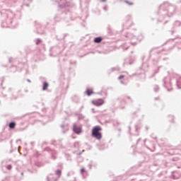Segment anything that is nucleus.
Instances as JSON below:
<instances>
[{
  "label": "nucleus",
  "instance_id": "f257e3e1",
  "mask_svg": "<svg viewBox=\"0 0 181 181\" xmlns=\"http://www.w3.org/2000/svg\"><path fill=\"white\" fill-rule=\"evenodd\" d=\"M101 127L95 126L92 129V136L95 138L96 139H101L103 138V134H101L100 131H102Z\"/></svg>",
  "mask_w": 181,
  "mask_h": 181
},
{
  "label": "nucleus",
  "instance_id": "f03ea898",
  "mask_svg": "<svg viewBox=\"0 0 181 181\" xmlns=\"http://www.w3.org/2000/svg\"><path fill=\"white\" fill-rule=\"evenodd\" d=\"M92 104L95 105L96 107H100L104 104V100L103 99H97L92 100Z\"/></svg>",
  "mask_w": 181,
  "mask_h": 181
},
{
  "label": "nucleus",
  "instance_id": "7ed1b4c3",
  "mask_svg": "<svg viewBox=\"0 0 181 181\" xmlns=\"http://www.w3.org/2000/svg\"><path fill=\"white\" fill-rule=\"evenodd\" d=\"M73 131L74 132H75V134H81V132H83L81 129V127L77 124H74Z\"/></svg>",
  "mask_w": 181,
  "mask_h": 181
},
{
  "label": "nucleus",
  "instance_id": "20e7f679",
  "mask_svg": "<svg viewBox=\"0 0 181 181\" xmlns=\"http://www.w3.org/2000/svg\"><path fill=\"white\" fill-rule=\"evenodd\" d=\"M94 42H95V43H101V42H103V38L100 37H95L94 39Z\"/></svg>",
  "mask_w": 181,
  "mask_h": 181
},
{
  "label": "nucleus",
  "instance_id": "39448f33",
  "mask_svg": "<svg viewBox=\"0 0 181 181\" xmlns=\"http://www.w3.org/2000/svg\"><path fill=\"white\" fill-rule=\"evenodd\" d=\"M8 127H9V128H11V129H15V127H16V123H15L13 122H10Z\"/></svg>",
  "mask_w": 181,
  "mask_h": 181
},
{
  "label": "nucleus",
  "instance_id": "423d86ee",
  "mask_svg": "<svg viewBox=\"0 0 181 181\" xmlns=\"http://www.w3.org/2000/svg\"><path fill=\"white\" fill-rule=\"evenodd\" d=\"M86 94H87V95H91V94H93V90L92 89H88L86 90Z\"/></svg>",
  "mask_w": 181,
  "mask_h": 181
},
{
  "label": "nucleus",
  "instance_id": "0eeeda50",
  "mask_svg": "<svg viewBox=\"0 0 181 181\" xmlns=\"http://www.w3.org/2000/svg\"><path fill=\"white\" fill-rule=\"evenodd\" d=\"M49 87V84L47 83H44L42 90H47V88Z\"/></svg>",
  "mask_w": 181,
  "mask_h": 181
},
{
  "label": "nucleus",
  "instance_id": "6e6552de",
  "mask_svg": "<svg viewBox=\"0 0 181 181\" xmlns=\"http://www.w3.org/2000/svg\"><path fill=\"white\" fill-rule=\"evenodd\" d=\"M56 175L59 177L62 176V171L60 170H57L56 171Z\"/></svg>",
  "mask_w": 181,
  "mask_h": 181
},
{
  "label": "nucleus",
  "instance_id": "1a4fd4ad",
  "mask_svg": "<svg viewBox=\"0 0 181 181\" xmlns=\"http://www.w3.org/2000/svg\"><path fill=\"white\" fill-rule=\"evenodd\" d=\"M124 75H121L119 76V80H121L122 78H124Z\"/></svg>",
  "mask_w": 181,
  "mask_h": 181
},
{
  "label": "nucleus",
  "instance_id": "9d476101",
  "mask_svg": "<svg viewBox=\"0 0 181 181\" xmlns=\"http://www.w3.org/2000/svg\"><path fill=\"white\" fill-rule=\"evenodd\" d=\"M86 172V170L84 168L81 169V173H84Z\"/></svg>",
  "mask_w": 181,
  "mask_h": 181
}]
</instances>
